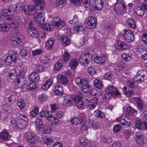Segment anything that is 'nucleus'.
<instances>
[{
	"mask_svg": "<svg viewBox=\"0 0 147 147\" xmlns=\"http://www.w3.org/2000/svg\"><path fill=\"white\" fill-rule=\"evenodd\" d=\"M94 85L95 87L99 89L102 88L103 85L102 82L98 79H95L93 82Z\"/></svg>",
	"mask_w": 147,
	"mask_h": 147,
	"instance_id": "nucleus-46",
	"label": "nucleus"
},
{
	"mask_svg": "<svg viewBox=\"0 0 147 147\" xmlns=\"http://www.w3.org/2000/svg\"><path fill=\"white\" fill-rule=\"evenodd\" d=\"M33 134H34L30 131L26 132L25 134L24 135V138L27 141L28 140L32 137V136Z\"/></svg>",
	"mask_w": 147,
	"mask_h": 147,
	"instance_id": "nucleus-62",
	"label": "nucleus"
},
{
	"mask_svg": "<svg viewBox=\"0 0 147 147\" xmlns=\"http://www.w3.org/2000/svg\"><path fill=\"white\" fill-rule=\"evenodd\" d=\"M18 57L16 52L13 51H11L10 53L7 56L4 62L6 64L13 66L16 63L18 60Z\"/></svg>",
	"mask_w": 147,
	"mask_h": 147,
	"instance_id": "nucleus-3",
	"label": "nucleus"
},
{
	"mask_svg": "<svg viewBox=\"0 0 147 147\" xmlns=\"http://www.w3.org/2000/svg\"><path fill=\"white\" fill-rule=\"evenodd\" d=\"M27 32L29 35L31 37H38L39 35V33L37 29L33 26L31 23L28 27Z\"/></svg>",
	"mask_w": 147,
	"mask_h": 147,
	"instance_id": "nucleus-9",
	"label": "nucleus"
},
{
	"mask_svg": "<svg viewBox=\"0 0 147 147\" xmlns=\"http://www.w3.org/2000/svg\"><path fill=\"white\" fill-rule=\"evenodd\" d=\"M147 73L146 71L143 69H140L138 71L137 74L136 75L145 77Z\"/></svg>",
	"mask_w": 147,
	"mask_h": 147,
	"instance_id": "nucleus-64",
	"label": "nucleus"
},
{
	"mask_svg": "<svg viewBox=\"0 0 147 147\" xmlns=\"http://www.w3.org/2000/svg\"><path fill=\"white\" fill-rule=\"evenodd\" d=\"M134 80L131 79L127 81V85L128 87L131 89H134L136 88L137 85L134 83Z\"/></svg>",
	"mask_w": 147,
	"mask_h": 147,
	"instance_id": "nucleus-41",
	"label": "nucleus"
},
{
	"mask_svg": "<svg viewBox=\"0 0 147 147\" xmlns=\"http://www.w3.org/2000/svg\"><path fill=\"white\" fill-rule=\"evenodd\" d=\"M94 4L95 9L98 11L101 10L103 7V2L102 0H96Z\"/></svg>",
	"mask_w": 147,
	"mask_h": 147,
	"instance_id": "nucleus-22",
	"label": "nucleus"
},
{
	"mask_svg": "<svg viewBox=\"0 0 147 147\" xmlns=\"http://www.w3.org/2000/svg\"><path fill=\"white\" fill-rule=\"evenodd\" d=\"M16 80H15L14 82H15L16 86L18 88H20L22 87L25 83V82L26 81L25 78L19 77L16 79Z\"/></svg>",
	"mask_w": 147,
	"mask_h": 147,
	"instance_id": "nucleus-18",
	"label": "nucleus"
},
{
	"mask_svg": "<svg viewBox=\"0 0 147 147\" xmlns=\"http://www.w3.org/2000/svg\"><path fill=\"white\" fill-rule=\"evenodd\" d=\"M53 80L52 79H49L42 87L41 88L45 90H47L52 84Z\"/></svg>",
	"mask_w": 147,
	"mask_h": 147,
	"instance_id": "nucleus-33",
	"label": "nucleus"
},
{
	"mask_svg": "<svg viewBox=\"0 0 147 147\" xmlns=\"http://www.w3.org/2000/svg\"><path fill=\"white\" fill-rule=\"evenodd\" d=\"M39 59L40 61L42 63H47L49 60V58L44 55L41 56Z\"/></svg>",
	"mask_w": 147,
	"mask_h": 147,
	"instance_id": "nucleus-61",
	"label": "nucleus"
},
{
	"mask_svg": "<svg viewBox=\"0 0 147 147\" xmlns=\"http://www.w3.org/2000/svg\"><path fill=\"white\" fill-rule=\"evenodd\" d=\"M134 99L136 100L139 108L140 109H144V105L143 102L141 98L139 97H136Z\"/></svg>",
	"mask_w": 147,
	"mask_h": 147,
	"instance_id": "nucleus-36",
	"label": "nucleus"
},
{
	"mask_svg": "<svg viewBox=\"0 0 147 147\" xmlns=\"http://www.w3.org/2000/svg\"><path fill=\"white\" fill-rule=\"evenodd\" d=\"M63 57L64 61L67 62L70 58V55L68 51H65L63 55Z\"/></svg>",
	"mask_w": 147,
	"mask_h": 147,
	"instance_id": "nucleus-55",
	"label": "nucleus"
},
{
	"mask_svg": "<svg viewBox=\"0 0 147 147\" xmlns=\"http://www.w3.org/2000/svg\"><path fill=\"white\" fill-rule=\"evenodd\" d=\"M135 50L137 53L139 54L143 53L146 50V48L142 45H138L135 48Z\"/></svg>",
	"mask_w": 147,
	"mask_h": 147,
	"instance_id": "nucleus-48",
	"label": "nucleus"
},
{
	"mask_svg": "<svg viewBox=\"0 0 147 147\" xmlns=\"http://www.w3.org/2000/svg\"><path fill=\"white\" fill-rule=\"evenodd\" d=\"M19 70V77L21 78H24L25 74L26 73L27 69L24 66L21 65L19 67L18 69Z\"/></svg>",
	"mask_w": 147,
	"mask_h": 147,
	"instance_id": "nucleus-26",
	"label": "nucleus"
},
{
	"mask_svg": "<svg viewBox=\"0 0 147 147\" xmlns=\"http://www.w3.org/2000/svg\"><path fill=\"white\" fill-rule=\"evenodd\" d=\"M57 80L58 82L63 85L66 84L68 82V78L65 76L61 74L58 76Z\"/></svg>",
	"mask_w": 147,
	"mask_h": 147,
	"instance_id": "nucleus-16",
	"label": "nucleus"
},
{
	"mask_svg": "<svg viewBox=\"0 0 147 147\" xmlns=\"http://www.w3.org/2000/svg\"><path fill=\"white\" fill-rule=\"evenodd\" d=\"M94 114L96 117L101 118H104L105 117L104 113L99 110H96L94 111Z\"/></svg>",
	"mask_w": 147,
	"mask_h": 147,
	"instance_id": "nucleus-53",
	"label": "nucleus"
},
{
	"mask_svg": "<svg viewBox=\"0 0 147 147\" xmlns=\"http://www.w3.org/2000/svg\"><path fill=\"white\" fill-rule=\"evenodd\" d=\"M146 77H142V76L136 75L134 77V82L138 84H140L143 82L145 79L146 78Z\"/></svg>",
	"mask_w": 147,
	"mask_h": 147,
	"instance_id": "nucleus-28",
	"label": "nucleus"
},
{
	"mask_svg": "<svg viewBox=\"0 0 147 147\" xmlns=\"http://www.w3.org/2000/svg\"><path fill=\"white\" fill-rule=\"evenodd\" d=\"M87 80V79L86 78L77 77L76 78L75 81L78 86H80L82 84L86 83Z\"/></svg>",
	"mask_w": 147,
	"mask_h": 147,
	"instance_id": "nucleus-25",
	"label": "nucleus"
},
{
	"mask_svg": "<svg viewBox=\"0 0 147 147\" xmlns=\"http://www.w3.org/2000/svg\"><path fill=\"white\" fill-rule=\"evenodd\" d=\"M115 48L119 51L125 50L128 48V46L126 44L121 41L115 43Z\"/></svg>",
	"mask_w": 147,
	"mask_h": 147,
	"instance_id": "nucleus-15",
	"label": "nucleus"
},
{
	"mask_svg": "<svg viewBox=\"0 0 147 147\" xmlns=\"http://www.w3.org/2000/svg\"><path fill=\"white\" fill-rule=\"evenodd\" d=\"M39 75L37 73L32 72L29 75V79L32 82H37L39 80Z\"/></svg>",
	"mask_w": 147,
	"mask_h": 147,
	"instance_id": "nucleus-17",
	"label": "nucleus"
},
{
	"mask_svg": "<svg viewBox=\"0 0 147 147\" xmlns=\"http://www.w3.org/2000/svg\"><path fill=\"white\" fill-rule=\"evenodd\" d=\"M36 86L35 83L32 82L28 85L26 87V89L28 90H32L35 89Z\"/></svg>",
	"mask_w": 147,
	"mask_h": 147,
	"instance_id": "nucleus-63",
	"label": "nucleus"
},
{
	"mask_svg": "<svg viewBox=\"0 0 147 147\" xmlns=\"http://www.w3.org/2000/svg\"><path fill=\"white\" fill-rule=\"evenodd\" d=\"M54 43V41L52 39L47 40L46 43V48L48 50H51Z\"/></svg>",
	"mask_w": 147,
	"mask_h": 147,
	"instance_id": "nucleus-39",
	"label": "nucleus"
},
{
	"mask_svg": "<svg viewBox=\"0 0 147 147\" xmlns=\"http://www.w3.org/2000/svg\"><path fill=\"white\" fill-rule=\"evenodd\" d=\"M65 0H56L55 8L59 9L63 8L65 6Z\"/></svg>",
	"mask_w": 147,
	"mask_h": 147,
	"instance_id": "nucleus-42",
	"label": "nucleus"
},
{
	"mask_svg": "<svg viewBox=\"0 0 147 147\" xmlns=\"http://www.w3.org/2000/svg\"><path fill=\"white\" fill-rule=\"evenodd\" d=\"M21 42L20 39L18 37H13V38L11 39V44L14 45H17L18 43L20 45L21 44L20 43Z\"/></svg>",
	"mask_w": 147,
	"mask_h": 147,
	"instance_id": "nucleus-57",
	"label": "nucleus"
},
{
	"mask_svg": "<svg viewBox=\"0 0 147 147\" xmlns=\"http://www.w3.org/2000/svg\"><path fill=\"white\" fill-rule=\"evenodd\" d=\"M61 42L64 46L68 45L70 43V41L68 37H62Z\"/></svg>",
	"mask_w": 147,
	"mask_h": 147,
	"instance_id": "nucleus-58",
	"label": "nucleus"
},
{
	"mask_svg": "<svg viewBox=\"0 0 147 147\" xmlns=\"http://www.w3.org/2000/svg\"><path fill=\"white\" fill-rule=\"evenodd\" d=\"M32 69L34 71H36L35 73H37L42 72L44 70V68L43 67L40 65H33L32 66Z\"/></svg>",
	"mask_w": 147,
	"mask_h": 147,
	"instance_id": "nucleus-32",
	"label": "nucleus"
},
{
	"mask_svg": "<svg viewBox=\"0 0 147 147\" xmlns=\"http://www.w3.org/2000/svg\"><path fill=\"white\" fill-rule=\"evenodd\" d=\"M30 138L28 140L27 142L29 144H34L38 141V138L33 134Z\"/></svg>",
	"mask_w": 147,
	"mask_h": 147,
	"instance_id": "nucleus-44",
	"label": "nucleus"
},
{
	"mask_svg": "<svg viewBox=\"0 0 147 147\" xmlns=\"http://www.w3.org/2000/svg\"><path fill=\"white\" fill-rule=\"evenodd\" d=\"M97 24V20L94 16H89L86 20L85 25L88 28H94Z\"/></svg>",
	"mask_w": 147,
	"mask_h": 147,
	"instance_id": "nucleus-5",
	"label": "nucleus"
},
{
	"mask_svg": "<svg viewBox=\"0 0 147 147\" xmlns=\"http://www.w3.org/2000/svg\"><path fill=\"white\" fill-rule=\"evenodd\" d=\"M32 1L34 2L35 5L40 8L39 9L41 11L43 9L45 3L43 0H32Z\"/></svg>",
	"mask_w": 147,
	"mask_h": 147,
	"instance_id": "nucleus-29",
	"label": "nucleus"
},
{
	"mask_svg": "<svg viewBox=\"0 0 147 147\" xmlns=\"http://www.w3.org/2000/svg\"><path fill=\"white\" fill-rule=\"evenodd\" d=\"M41 26L44 30L48 31H51L53 30L52 25L48 23H45L42 24Z\"/></svg>",
	"mask_w": 147,
	"mask_h": 147,
	"instance_id": "nucleus-51",
	"label": "nucleus"
},
{
	"mask_svg": "<svg viewBox=\"0 0 147 147\" xmlns=\"http://www.w3.org/2000/svg\"><path fill=\"white\" fill-rule=\"evenodd\" d=\"M72 99H68V98L66 97L64 98V102L63 103L64 105L69 106L71 103H72Z\"/></svg>",
	"mask_w": 147,
	"mask_h": 147,
	"instance_id": "nucleus-60",
	"label": "nucleus"
},
{
	"mask_svg": "<svg viewBox=\"0 0 147 147\" xmlns=\"http://www.w3.org/2000/svg\"><path fill=\"white\" fill-rule=\"evenodd\" d=\"M18 7L17 5L15 4L10 5L5 9L4 8L1 19H2L3 21L12 20L13 19L12 13L16 11Z\"/></svg>",
	"mask_w": 147,
	"mask_h": 147,
	"instance_id": "nucleus-1",
	"label": "nucleus"
},
{
	"mask_svg": "<svg viewBox=\"0 0 147 147\" xmlns=\"http://www.w3.org/2000/svg\"><path fill=\"white\" fill-rule=\"evenodd\" d=\"M144 137L140 132H137L135 135V140L136 142L139 144H142L144 142Z\"/></svg>",
	"mask_w": 147,
	"mask_h": 147,
	"instance_id": "nucleus-13",
	"label": "nucleus"
},
{
	"mask_svg": "<svg viewBox=\"0 0 147 147\" xmlns=\"http://www.w3.org/2000/svg\"><path fill=\"white\" fill-rule=\"evenodd\" d=\"M121 124L123 125H126L129 127H131V122L129 121H127L124 118H121L120 120Z\"/></svg>",
	"mask_w": 147,
	"mask_h": 147,
	"instance_id": "nucleus-56",
	"label": "nucleus"
},
{
	"mask_svg": "<svg viewBox=\"0 0 147 147\" xmlns=\"http://www.w3.org/2000/svg\"><path fill=\"white\" fill-rule=\"evenodd\" d=\"M39 9H37L36 7L31 5H25L24 7V12L26 14L31 15H34L38 13Z\"/></svg>",
	"mask_w": 147,
	"mask_h": 147,
	"instance_id": "nucleus-6",
	"label": "nucleus"
},
{
	"mask_svg": "<svg viewBox=\"0 0 147 147\" xmlns=\"http://www.w3.org/2000/svg\"><path fill=\"white\" fill-rule=\"evenodd\" d=\"M83 95L82 93L79 92L77 94H73L72 95L71 98L72 100H74L76 99L81 100L82 99Z\"/></svg>",
	"mask_w": 147,
	"mask_h": 147,
	"instance_id": "nucleus-49",
	"label": "nucleus"
},
{
	"mask_svg": "<svg viewBox=\"0 0 147 147\" xmlns=\"http://www.w3.org/2000/svg\"><path fill=\"white\" fill-rule=\"evenodd\" d=\"M10 136L7 130L4 129L0 133V138L4 141H7L10 138Z\"/></svg>",
	"mask_w": 147,
	"mask_h": 147,
	"instance_id": "nucleus-19",
	"label": "nucleus"
},
{
	"mask_svg": "<svg viewBox=\"0 0 147 147\" xmlns=\"http://www.w3.org/2000/svg\"><path fill=\"white\" fill-rule=\"evenodd\" d=\"M98 99L96 97H94L90 102H88L87 105V109L89 110L93 109L97 105Z\"/></svg>",
	"mask_w": 147,
	"mask_h": 147,
	"instance_id": "nucleus-12",
	"label": "nucleus"
},
{
	"mask_svg": "<svg viewBox=\"0 0 147 147\" xmlns=\"http://www.w3.org/2000/svg\"><path fill=\"white\" fill-rule=\"evenodd\" d=\"M90 86L87 83L84 84L81 86V90L84 93H86L88 92Z\"/></svg>",
	"mask_w": 147,
	"mask_h": 147,
	"instance_id": "nucleus-47",
	"label": "nucleus"
},
{
	"mask_svg": "<svg viewBox=\"0 0 147 147\" xmlns=\"http://www.w3.org/2000/svg\"><path fill=\"white\" fill-rule=\"evenodd\" d=\"M38 111V107L35 106L34 107L33 110L30 112V115L32 117H35L37 115Z\"/></svg>",
	"mask_w": 147,
	"mask_h": 147,
	"instance_id": "nucleus-50",
	"label": "nucleus"
},
{
	"mask_svg": "<svg viewBox=\"0 0 147 147\" xmlns=\"http://www.w3.org/2000/svg\"><path fill=\"white\" fill-rule=\"evenodd\" d=\"M135 126L138 129L142 130V129H143V127L142 126L143 122L140 119H136L135 120Z\"/></svg>",
	"mask_w": 147,
	"mask_h": 147,
	"instance_id": "nucleus-40",
	"label": "nucleus"
},
{
	"mask_svg": "<svg viewBox=\"0 0 147 147\" xmlns=\"http://www.w3.org/2000/svg\"><path fill=\"white\" fill-rule=\"evenodd\" d=\"M78 21V17L76 15H75L74 16L72 20H69V23L71 24H74L77 23Z\"/></svg>",
	"mask_w": 147,
	"mask_h": 147,
	"instance_id": "nucleus-59",
	"label": "nucleus"
},
{
	"mask_svg": "<svg viewBox=\"0 0 147 147\" xmlns=\"http://www.w3.org/2000/svg\"><path fill=\"white\" fill-rule=\"evenodd\" d=\"M39 131L42 134H49L52 131V129L50 128H47L46 127H42L41 128H39Z\"/></svg>",
	"mask_w": 147,
	"mask_h": 147,
	"instance_id": "nucleus-52",
	"label": "nucleus"
},
{
	"mask_svg": "<svg viewBox=\"0 0 147 147\" xmlns=\"http://www.w3.org/2000/svg\"><path fill=\"white\" fill-rule=\"evenodd\" d=\"M127 26L132 29H135L136 27V22L132 18H129L127 20Z\"/></svg>",
	"mask_w": 147,
	"mask_h": 147,
	"instance_id": "nucleus-23",
	"label": "nucleus"
},
{
	"mask_svg": "<svg viewBox=\"0 0 147 147\" xmlns=\"http://www.w3.org/2000/svg\"><path fill=\"white\" fill-rule=\"evenodd\" d=\"M17 103L18 107L20 110H23L25 107L26 104L23 99H18Z\"/></svg>",
	"mask_w": 147,
	"mask_h": 147,
	"instance_id": "nucleus-35",
	"label": "nucleus"
},
{
	"mask_svg": "<svg viewBox=\"0 0 147 147\" xmlns=\"http://www.w3.org/2000/svg\"><path fill=\"white\" fill-rule=\"evenodd\" d=\"M10 28L6 23H3L0 24V31L2 32H6L9 30Z\"/></svg>",
	"mask_w": 147,
	"mask_h": 147,
	"instance_id": "nucleus-37",
	"label": "nucleus"
},
{
	"mask_svg": "<svg viewBox=\"0 0 147 147\" xmlns=\"http://www.w3.org/2000/svg\"><path fill=\"white\" fill-rule=\"evenodd\" d=\"M53 91L56 95L59 96L63 94L64 92L63 88V87L59 85H57L55 86L53 89Z\"/></svg>",
	"mask_w": 147,
	"mask_h": 147,
	"instance_id": "nucleus-21",
	"label": "nucleus"
},
{
	"mask_svg": "<svg viewBox=\"0 0 147 147\" xmlns=\"http://www.w3.org/2000/svg\"><path fill=\"white\" fill-rule=\"evenodd\" d=\"M114 9L117 14H123L126 11V6L122 1L118 2L117 1L114 4Z\"/></svg>",
	"mask_w": 147,
	"mask_h": 147,
	"instance_id": "nucleus-4",
	"label": "nucleus"
},
{
	"mask_svg": "<svg viewBox=\"0 0 147 147\" xmlns=\"http://www.w3.org/2000/svg\"><path fill=\"white\" fill-rule=\"evenodd\" d=\"M78 64L77 60L75 58L72 59L69 62V66L71 68H76Z\"/></svg>",
	"mask_w": 147,
	"mask_h": 147,
	"instance_id": "nucleus-31",
	"label": "nucleus"
},
{
	"mask_svg": "<svg viewBox=\"0 0 147 147\" xmlns=\"http://www.w3.org/2000/svg\"><path fill=\"white\" fill-rule=\"evenodd\" d=\"M105 91L107 93L110 94L111 96L119 95L120 93L118 89L113 85H109L105 89Z\"/></svg>",
	"mask_w": 147,
	"mask_h": 147,
	"instance_id": "nucleus-8",
	"label": "nucleus"
},
{
	"mask_svg": "<svg viewBox=\"0 0 147 147\" xmlns=\"http://www.w3.org/2000/svg\"><path fill=\"white\" fill-rule=\"evenodd\" d=\"M75 102V105L78 108H80L84 106V104L81 100L76 99L72 100Z\"/></svg>",
	"mask_w": 147,
	"mask_h": 147,
	"instance_id": "nucleus-54",
	"label": "nucleus"
},
{
	"mask_svg": "<svg viewBox=\"0 0 147 147\" xmlns=\"http://www.w3.org/2000/svg\"><path fill=\"white\" fill-rule=\"evenodd\" d=\"M106 59V56L103 54H102L99 56H96L94 59V61L96 63L103 64Z\"/></svg>",
	"mask_w": 147,
	"mask_h": 147,
	"instance_id": "nucleus-14",
	"label": "nucleus"
},
{
	"mask_svg": "<svg viewBox=\"0 0 147 147\" xmlns=\"http://www.w3.org/2000/svg\"><path fill=\"white\" fill-rule=\"evenodd\" d=\"M35 124L36 127L38 129L41 128L44 126L43 121L42 119L40 117H37L36 118Z\"/></svg>",
	"mask_w": 147,
	"mask_h": 147,
	"instance_id": "nucleus-27",
	"label": "nucleus"
},
{
	"mask_svg": "<svg viewBox=\"0 0 147 147\" xmlns=\"http://www.w3.org/2000/svg\"><path fill=\"white\" fill-rule=\"evenodd\" d=\"M74 29L80 34L83 33L84 32V27L83 25H76L74 27Z\"/></svg>",
	"mask_w": 147,
	"mask_h": 147,
	"instance_id": "nucleus-34",
	"label": "nucleus"
},
{
	"mask_svg": "<svg viewBox=\"0 0 147 147\" xmlns=\"http://www.w3.org/2000/svg\"><path fill=\"white\" fill-rule=\"evenodd\" d=\"M36 15L34 16V20L37 24H40L43 23L45 20L44 16L45 13L44 12H40L36 13Z\"/></svg>",
	"mask_w": 147,
	"mask_h": 147,
	"instance_id": "nucleus-11",
	"label": "nucleus"
},
{
	"mask_svg": "<svg viewBox=\"0 0 147 147\" xmlns=\"http://www.w3.org/2000/svg\"><path fill=\"white\" fill-rule=\"evenodd\" d=\"M121 37H134L133 32L128 29H124L121 32Z\"/></svg>",
	"mask_w": 147,
	"mask_h": 147,
	"instance_id": "nucleus-24",
	"label": "nucleus"
},
{
	"mask_svg": "<svg viewBox=\"0 0 147 147\" xmlns=\"http://www.w3.org/2000/svg\"><path fill=\"white\" fill-rule=\"evenodd\" d=\"M126 113L129 115L134 116L137 113V111L130 107L127 108L126 110Z\"/></svg>",
	"mask_w": 147,
	"mask_h": 147,
	"instance_id": "nucleus-30",
	"label": "nucleus"
},
{
	"mask_svg": "<svg viewBox=\"0 0 147 147\" xmlns=\"http://www.w3.org/2000/svg\"><path fill=\"white\" fill-rule=\"evenodd\" d=\"M70 121L72 123L75 125H76L78 124H82L83 121L81 119L80 120L79 118L77 117H72L70 119Z\"/></svg>",
	"mask_w": 147,
	"mask_h": 147,
	"instance_id": "nucleus-43",
	"label": "nucleus"
},
{
	"mask_svg": "<svg viewBox=\"0 0 147 147\" xmlns=\"http://www.w3.org/2000/svg\"><path fill=\"white\" fill-rule=\"evenodd\" d=\"M134 12L138 16H143L144 14L143 8L140 6H136L134 8Z\"/></svg>",
	"mask_w": 147,
	"mask_h": 147,
	"instance_id": "nucleus-20",
	"label": "nucleus"
},
{
	"mask_svg": "<svg viewBox=\"0 0 147 147\" xmlns=\"http://www.w3.org/2000/svg\"><path fill=\"white\" fill-rule=\"evenodd\" d=\"M63 62L61 60L58 61L55 64L54 67V69L56 71H58L63 66Z\"/></svg>",
	"mask_w": 147,
	"mask_h": 147,
	"instance_id": "nucleus-45",
	"label": "nucleus"
},
{
	"mask_svg": "<svg viewBox=\"0 0 147 147\" xmlns=\"http://www.w3.org/2000/svg\"><path fill=\"white\" fill-rule=\"evenodd\" d=\"M18 76V73L15 69L11 70L9 72L7 76V80L10 83L13 82L15 80H17L16 79L19 77Z\"/></svg>",
	"mask_w": 147,
	"mask_h": 147,
	"instance_id": "nucleus-7",
	"label": "nucleus"
},
{
	"mask_svg": "<svg viewBox=\"0 0 147 147\" xmlns=\"http://www.w3.org/2000/svg\"><path fill=\"white\" fill-rule=\"evenodd\" d=\"M121 57L122 59L125 61H129L132 58L131 53H124L121 55Z\"/></svg>",
	"mask_w": 147,
	"mask_h": 147,
	"instance_id": "nucleus-38",
	"label": "nucleus"
},
{
	"mask_svg": "<svg viewBox=\"0 0 147 147\" xmlns=\"http://www.w3.org/2000/svg\"><path fill=\"white\" fill-rule=\"evenodd\" d=\"M53 23L55 26L63 27L65 25V22L57 17L53 18Z\"/></svg>",
	"mask_w": 147,
	"mask_h": 147,
	"instance_id": "nucleus-10",
	"label": "nucleus"
},
{
	"mask_svg": "<svg viewBox=\"0 0 147 147\" xmlns=\"http://www.w3.org/2000/svg\"><path fill=\"white\" fill-rule=\"evenodd\" d=\"M17 117L18 121L17 122L15 118H13L11 121V124L15 128L23 129L27 125V122L28 121V118L24 115L18 114Z\"/></svg>",
	"mask_w": 147,
	"mask_h": 147,
	"instance_id": "nucleus-2",
	"label": "nucleus"
}]
</instances>
